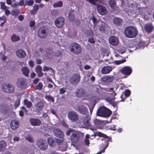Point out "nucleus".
<instances>
[{
  "instance_id": "nucleus-39",
  "label": "nucleus",
  "mask_w": 154,
  "mask_h": 154,
  "mask_svg": "<svg viewBox=\"0 0 154 154\" xmlns=\"http://www.w3.org/2000/svg\"><path fill=\"white\" fill-rule=\"evenodd\" d=\"M0 9L3 10L9 8L8 7L5 5V2H0Z\"/></svg>"
},
{
  "instance_id": "nucleus-9",
  "label": "nucleus",
  "mask_w": 154,
  "mask_h": 154,
  "mask_svg": "<svg viewBox=\"0 0 154 154\" xmlns=\"http://www.w3.org/2000/svg\"><path fill=\"white\" fill-rule=\"evenodd\" d=\"M16 85L19 88L25 89L27 88V83L25 79L23 78H19L17 80Z\"/></svg>"
},
{
  "instance_id": "nucleus-18",
  "label": "nucleus",
  "mask_w": 154,
  "mask_h": 154,
  "mask_svg": "<svg viewBox=\"0 0 154 154\" xmlns=\"http://www.w3.org/2000/svg\"><path fill=\"white\" fill-rule=\"evenodd\" d=\"M145 42L141 40L139 41L138 43L137 41V42L133 43V45H131L130 46L131 47L136 46L137 47H139L140 48H144L145 46Z\"/></svg>"
},
{
  "instance_id": "nucleus-40",
  "label": "nucleus",
  "mask_w": 154,
  "mask_h": 154,
  "mask_svg": "<svg viewBox=\"0 0 154 154\" xmlns=\"http://www.w3.org/2000/svg\"><path fill=\"white\" fill-rule=\"evenodd\" d=\"M24 103L26 107L28 108H30L32 106V103L30 101H28L27 99L24 100Z\"/></svg>"
},
{
  "instance_id": "nucleus-60",
  "label": "nucleus",
  "mask_w": 154,
  "mask_h": 154,
  "mask_svg": "<svg viewBox=\"0 0 154 154\" xmlns=\"http://www.w3.org/2000/svg\"><path fill=\"white\" fill-rule=\"evenodd\" d=\"M8 9H6V10H4L5 11V14L6 15H8L10 14V11Z\"/></svg>"
},
{
  "instance_id": "nucleus-1",
  "label": "nucleus",
  "mask_w": 154,
  "mask_h": 154,
  "mask_svg": "<svg viewBox=\"0 0 154 154\" xmlns=\"http://www.w3.org/2000/svg\"><path fill=\"white\" fill-rule=\"evenodd\" d=\"M125 35L128 38H133L135 37L137 34L136 28L133 26L127 27L124 30Z\"/></svg>"
},
{
  "instance_id": "nucleus-57",
  "label": "nucleus",
  "mask_w": 154,
  "mask_h": 154,
  "mask_svg": "<svg viewBox=\"0 0 154 154\" xmlns=\"http://www.w3.org/2000/svg\"><path fill=\"white\" fill-rule=\"evenodd\" d=\"M34 4V1L32 0H29L27 1V4L29 6L32 5Z\"/></svg>"
},
{
  "instance_id": "nucleus-44",
  "label": "nucleus",
  "mask_w": 154,
  "mask_h": 154,
  "mask_svg": "<svg viewBox=\"0 0 154 154\" xmlns=\"http://www.w3.org/2000/svg\"><path fill=\"white\" fill-rule=\"evenodd\" d=\"M26 139L31 143H33L34 140L30 135H28L25 137Z\"/></svg>"
},
{
  "instance_id": "nucleus-64",
  "label": "nucleus",
  "mask_w": 154,
  "mask_h": 154,
  "mask_svg": "<svg viewBox=\"0 0 154 154\" xmlns=\"http://www.w3.org/2000/svg\"><path fill=\"white\" fill-rule=\"evenodd\" d=\"M91 68V67L88 65H86L84 67V68L85 70H88Z\"/></svg>"
},
{
  "instance_id": "nucleus-58",
  "label": "nucleus",
  "mask_w": 154,
  "mask_h": 154,
  "mask_svg": "<svg viewBox=\"0 0 154 154\" xmlns=\"http://www.w3.org/2000/svg\"><path fill=\"white\" fill-rule=\"evenodd\" d=\"M29 64L30 67L31 68H32L34 66V64L33 63V62L32 61H29Z\"/></svg>"
},
{
  "instance_id": "nucleus-13",
  "label": "nucleus",
  "mask_w": 154,
  "mask_h": 154,
  "mask_svg": "<svg viewBox=\"0 0 154 154\" xmlns=\"http://www.w3.org/2000/svg\"><path fill=\"white\" fill-rule=\"evenodd\" d=\"M10 125L12 130H16L20 126V121L16 119H14L11 121Z\"/></svg>"
},
{
  "instance_id": "nucleus-49",
  "label": "nucleus",
  "mask_w": 154,
  "mask_h": 154,
  "mask_svg": "<svg viewBox=\"0 0 154 154\" xmlns=\"http://www.w3.org/2000/svg\"><path fill=\"white\" fill-rule=\"evenodd\" d=\"M61 125L63 126V127H65V128H69V125L66 123V122H65L64 120L62 121L61 122Z\"/></svg>"
},
{
  "instance_id": "nucleus-21",
  "label": "nucleus",
  "mask_w": 154,
  "mask_h": 154,
  "mask_svg": "<svg viewBox=\"0 0 154 154\" xmlns=\"http://www.w3.org/2000/svg\"><path fill=\"white\" fill-rule=\"evenodd\" d=\"M113 78V76L104 75L101 77V79L103 82H110L112 81Z\"/></svg>"
},
{
  "instance_id": "nucleus-4",
  "label": "nucleus",
  "mask_w": 154,
  "mask_h": 154,
  "mask_svg": "<svg viewBox=\"0 0 154 154\" xmlns=\"http://www.w3.org/2000/svg\"><path fill=\"white\" fill-rule=\"evenodd\" d=\"M37 146L41 150H45L48 148L46 140L41 138L38 139L36 141Z\"/></svg>"
},
{
  "instance_id": "nucleus-20",
  "label": "nucleus",
  "mask_w": 154,
  "mask_h": 154,
  "mask_svg": "<svg viewBox=\"0 0 154 154\" xmlns=\"http://www.w3.org/2000/svg\"><path fill=\"white\" fill-rule=\"evenodd\" d=\"M16 54L18 57L24 58L26 55V53L25 51L23 49H19L16 51Z\"/></svg>"
},
{
  "instance_id": "nucleus-62",
  "label": "nucleus",
  "mask_w": 154,
  "mask_h": 154,
  "mask_svg": "<svg viewBox=\"0 0 154 154\" xmlns=\"http://www.w3.org/2000/svg\"><path fill=\"white\" fill-rule=\"evenodd\" d=\"M11 38H19V37L15 34H13L11 36Z\"/></svg>"
},
{
  "instance_id": "nucleus-10",
  "label": "nucleus",
  "mask_w": 154,
  "mask_h": 154,
  "mask_svg": "<svg viewBox=\"0 0 154 154\" xmlns=\"http://www.w3.org/2000/svg\"><path fill=\"white\" fill-rule=\"evenodd\" d=\"M48 29L45 27H41L39 29L38 32V35L41 38H46L48 35L47 32Z\"/></svg>"
},
{
  "instance_id": "nucleus-42",
  "label": "nucleus",
  "mask_w": 154,
  "mask_h": 154,
  "mask_svg": "<svg viewBox=\"0 0 154 154\" xmlns=\"http://www.w3.org/2000/svg\"><path fill=\"white\" fill-rule=\"evenodd\" d=\"M63 3L61 1H59L57 3H54L53 5L54 8L59 7L62 6Z\"/></svg>"
},
{
  "instance_id": "nucleus-63",
  "label": "nucleus",
  "mask_w": 154,
  "mask_h": 154,
  "mask_svg": "<svg viewBox=\"0 0 154 154\" xmlns=\"http://www.w3.org/2000/svg\"><path fill=\"white\" fill-rule=\"evenodd\" d=\"M50 112L52 114L55 116L56 115V111L54 109H51L50 110Z\"/></svg>"
},
{
  "instance_id": "nucleus-25",
  "label": "nucleus",
  "mask_w": 154,
  "mask_h": 154,
  "mask_svg": "<svg viewBox=\"0 0 154 154\" xmlns=\"http://www.w3.org/2000/svg\"><path fill=\"white\" fill-rule=\"evenodd\" d=\"M58 139H54L51 137H49L47 139L49 145L51 146H54L57 143V140Z\"/></svg>"
},
{
  "instance_id": "nucleus-29",
  "label": "nucleus",
  "mask_w": 154,
  "mask_h": 154,
  "mask_svg": "<svg viewBox=\"0 0 154 154\" xmlns=\"http://www.w3.org/2000/svg\"><path fill=\"white\" fill-rule=\"evenodd\" d=\"M134 8H135V7H134L133 8V10H132V9H130V12L131 14H135V15L134 16V17H135L138 15L142 13V12L139 8H137L136 9H135Z\"/></svg>"
},
{
  "instance_id": "nucleus-11",
  "label": "nucleus",
  "mask_w": 154,
  "mask_h": 154,
  "mask_svg": "<svg viewBox=\"0 0 154 154\" xmlns=\"http://www.w3.org/2000/svg\"><path fill=\"white\" fill-rule=\"evenodd\" d=\"M120 72L122 74L127 76L131 75L132 72V68L129 66H125L122 67L120 70Z\"/></svg>"
},
{
  "instance_id": "nucleus-38",
  "label": "nucleus",
  "mask_w": 154,
  "mask_h": 154,
  "mask_svg": "<svg viewBox=\"0 0 154 154\" xmlns=\"http://www.w3.org/2000/svg\"><path fill=\"white\" fill-rule=\"evenodd\" d=\"M45 98L48 101H50L52 102H54V97L50 95H46L45 96Z\"/></svg>"
},
{
  "instance_id": "nucleus-7",
  "label": "nucleus",
  "mask_w": 154,
  "mask_h": 154,
  "mask_svg": "<svg viewBox=\"0 0 154 154\" xmlns=\"http://www.w3.org/2000/svg\"><path fill=\"white\" fill-rule=\"evenodd\" d=\"M67 116L69 119L73 122H77L79 119L78 114L74 111L69 112L67 114Z\"/></svg>"
},
{
  "instance_id": "nucleus-23",
  "label": "nucleus",
  "mask_w": 154,
  "mask_h": 154,
  "mask_svg": "<svg viewBox=\"0 0 154 154\" xmlns=\"http://www.w3.org/2000/svg\"><path fill=\"white\" fill-rule=\"evenodd\" d=\"M8 109V106L5 103H2L0 105V112L2 114H5Z\"/></svg>"
},
{
  "instance_id": "nucleus-51",
  "label": "nucleus",
  "mask_w": 154,
  "mask_h": 154,
  "mask_svg": "<svg viewBox=\"0 0 154 154\" xmlns=\"http://www.w3.org/2000/svg\"><path fill=\"white\" fill-rule=\"evenodd\" d=\"M59 92L60 94H63L66 92V89L64 87L60 88L59 89Z\"/></svg>"
},
{
  "instance_id": "nucleus-31",
  "label": "nucleus",
  "mask_w": 154,
  "mask_h": 154,
  "mask_svg": "<svg viewBox=\"0 0 154 154\" xmlns=\"http://www.w3.org/2000/svg\"><path fill=\"white\" fill-rule=\"evenodd\" d=\"M21 71L23 74L26 77L29 76V70L27 67H23L21 69Z\"/></svg>"
},
{
  "instance_id": "nucleus-47",
  "label": "nucleus",
  "mask_w": 154,
  "mask_h": 154,
  "mask_svg": "<svg viewBox=\"0 0 154 154\" xmlns=\"http://www.w3.org/2000/svg\"><path fill=\"white\" fill-rule=\"evenodd\" d=\"M42 71V68L40 65H38L35 68V72L36 73Z\"/></svg>"
},
{
  "instance_id": "nucleus-14",
  "label": "nucleus",
  "mask_w": 154,
  "mask_h": 154,
  "mask_svg": "<svg viewBox=\"0 0 154 154\" xmlns=\"http://www.w3.org/2000/svg\"><path fill=\"white\" fill-rule=\"evenodd\" d=\"M94 136H98L100 137H103L106 139L107 144H108V143L109 142H112V139L111 137H109L108 136H107L106 135L100 132H97L94 133Z\"/></svg>"
},
{
  "instance_id": "nucleus-41",
  "label": "nucleus",
  "mask_w": 154,
  "mask_h": 154,
  "mask_svg": "<svg viewBox=\"0 0 154 154\" xmlns=\"http://www.w3.org/2000/svg\"><path fill=\"white\" fill-rule=\"evenodd\" d=\"M109 4L111 8H113L116 5V2L114 0H110L109 2Z\"/></svg>"
},
{
  "instance_id": "nucleus-27",
  "label": "nucleus",
  "mask_w": 154,
  "mask_h": 154,
  "mask_svg": "<svg viewBox=\"0 0 154 154\" xmlns=\"http://www.w3.org/2000/svg\"><path fill=\"white\" fill-rule=\"evenodd\" d=\"M112 70V67L110 66H104L102 69L101 72L103 74H107L109 73Z\"/></svg>"
},
{
  "instance_id": "nucleus-43",
  "label": "nucleus",
  "mask_w": 154,
  "mask_h": 154,
  "mask_svg": "<svg viewBox=\"0 0 154 154\" xmlns=\"http://www.w3.org/2000/svg\"><path fill=\"white\" fill-rule=\"evenodd\" d=\"M136 39H132L131 40H128V47L130 48L134 47H131L130 45H133V43L137 42V41H136Z\"/></svg>"
},
{
  "instance_id": "nucleus-34",
  "label": "nucleus",
  "mask_w": 154,
  "mask_h": 154,
  "mask_svg": "<svg viewBox=\"0 0 154 154\" xmlns=\"http://www.w3.org/2000/svg\"><path fill=\"white\" fill-rule=\"evenodd\" d=\"M113 23L117 25H119L122 22V19L116 17L114 18L113 20Z\"/></svg>"
},
{
  "instance_id": "nucleus-46",
  "label": "nucleus",
  "mask_w": 154,
  "mask_h": 154,
  "mask_svg": "<svg viewBox=\"0 0 154 154\" xmlns=\"http://www.w3.org/2000/svg\"><path fill=\"white\" fill-rule=\"evenodd\" d=\"M43 86V85L42 83L41 82H40L38 83V85L36 86L35 88L36 89L41 90L42 89Z\"/></svg>"
},
{
  "instance_id": "nucleus-28",
  "label": "nucleus",
  "mask_w": 154,
  "mask_h": 154,
  "mask_svg": "<svg viewBox=\"0 0 154 154\" xmlns=\"http://www.w3.org/2000/svg\"><path fill=\"white\" fill-rule=\"evenodd\" d=\"M36 110L38 111H41L44 106V103L42 101H39L35 105Z\"/></svg>"
},
{
  "instance_id": "nucleus-19",
  "label": "nucleus",
  "mask_w": 154,
  "mask_h": 154,
  "mask_svg": "<svg viewBox=\"0 0 154 154\" xmlns=\"http://www.w3.org/2000/svg\"><path fill=\"white\" fill-rule=\"evenodd\" d=\"M76 97H84L85 94V90L82 88L77 89L75 91Z\"/></svg>"
},
{
  "instance_id": "nucleus-48",
  "label": "nucleus",
  "mask_w": 154,
  "mask_h": 154,
  "mask_svg": "<svg viewBox=\"0 0 154 154\" xmlns=\"http://www.w3.org/2000/svg\"><path fill=\"white\" fill-rule=\"evenodd\" d=\"M131 93V91L129 90H126L125 91V95L126 97L129 96Z\"/></svg>"
},
{
  "instance_id": "nucleus-2",
  "label": "nucleus",
  "mask_w": 154,
  "mask_h": 154,
  "mask_svg": "<svg viewBox=\"0 0 154 154\" xmlns=\"http://www.w3.org/2000/svg\"><path fill=\"white\" fill-rule=\"evenodd\" d=\"M112 114V112L109 109L103 106L100 107L97 112V115L104 117H109Z\"/></svg>"
},
{
  "instance_id": "nucleus-17",
  "label": "nucleus",
  "mask_w": 154,
  "mask_h": 154,
  "mask_svg": "<svg viewBox=\"0 0 154 154\" xmlns=\"http://www.w3.org/2000/svg\"><path fill=\"white\" fill-rule=\"evenodd\" d=\"M77 109L78 111L82 114L86 115L88 112V109L84 106L80 105L77 107Z\"/></svg>"
},
{
  "instance_id": "nucleus-16",
  "label": "nucleus",
  "mask_w": 154,
  "mask_h": 154,
  "mask_svg": "<svg viewBox=\"0 0 154 154\" xmlns=\"http://www.w3.org/2000/svg\"><path fill=\"white\" fill-rule=\"evenodd\" d=\"M53 133L56 137L60 138V139H63V133L60 129H55L53 130Z\"/></svg>"
},
{
  "instance_id": "nucleus-36",
  "label": "nucleus",
  "mask_w": 154,
  "mask_h": 154,
  "mask_svg": "<svg viewBox=\"0 0 154 154\" xmlns=\"http://www.w3.org/2000/svg\"><path fill=\"white\" fill-rule=\"evenodd\" d=\"M89 135L88 134H86L85 135V138L84 141L85 145L88 146H89V145L90 144V141L89 140Z\"/></svg>"
},
{
  "instance_id": "nucleus-56",
  "label": "nucleus",
  "mask_w": 154,
  "mask_h": 154,
  "mask_svg": "<svg viewBox=\"0 0 154 154\" xmlns=\"http://www.w3.org/2000/svg\"><path fill=\"white\" fill-rule=\"evenodd\" d=\"M73 131V129H69L66 132V135L67 136H69L70 135L71 133V132H72Z\"/></svg>"
},
{
  "instance_id": "nucleus-5",
  "label": "nucleus",
  "mask_w": 154,
  "mask_h": 154,
  "mask_svg": "<svg viewBox=\"0 0 154 154\" xmlns=\"http://www.w3.org/2000/svg\"><path fill=\"white\" fill-rule=\"evenodd\" d=\"M57 141L58 150L63 151H66L68 146L66 143L64 142L63 139H57Z\"/></svg>"
},
{
  "instance_id": "nucleus-33",
  "label": "nucleus",
  "mask_w": 154,
  "mask_h": 154,
  "mask_svg": "<svg viewBox=\"0 0 154 154\" xmlns=\"http://www.w3.org/2000/svg\"><path fill=\"white\" fill-rule=\"evenodd\" d=\"M6 143L5 141L2 140L0 141V151L3 152L5 148Z\"/></svg>"
},
{
  "instance_id": "nucleus-37",
  "label": "nucleus",
  "mask_w": 154,
  "mask_h": 154,
  "mask_svg": "<svg viewBox=\"0 0 154 154\" xmlns=\"http://www.w3.org/2000/svg\"><path fill=\"white\" fill-rule=\"evenodd\" d=\"M68 19L69 21H72L74 19V15L73 11H69L68 13Z\"/></svg>"
},
{
  "instance_id": "nucleus-30",
  "label": "nucleus",
  "mask_w": 154,
  "mask_h": 154,
  "mask_svg": "<svg viewBox=\"0 0 154 154\" xmlns=\"http://www.w3.org/2000/svg\"><path fill=\"white\" fill-rule=\"evenodd\" d=\"M70 138L72 142L76 143L79 140V137L76 134L73 133L72 134Z\"/></svg>"
},
{
  "instance_id": "nucleus-54",
  "label": "nucleus",
  "mask_w": 154,
  "mask_h": 154,
  "mask_svg": "<svg viewBox=\"0 0 154 154\" xmlns=\"http://www.w3.org/2000/svg\"><path fill=\"white\" fill-rule=\"evenodd\" d=\"M39 8V6L37 4H35L33 6V9L34 11H37Z\"/></svg>"
},
{
  "instance_id": "nucleus-35",
  "label": "nucleus",
  "mask_w": 154,
  "mask_h": 154,
  "mask_svg": "<svg viewBox=\"0 0 154 154\" xmlns=\"http://www.w3.org/2000/svg\"><path fill=\"white\" fill-rule=\"evenodd\" d=\"M119 39H109L110 44L113 46H115L118 44Z\"/></svg>"
},
{
  "instance_id": "nucleus-22",
  "label": "nucleus",
  "mask_w": 154,
  "mask_h": 154,
  "mask_svg": "<svg viewBox=\"0 0 154 154\" xmlns=\"http://www.w3.org/2000/svg\"><path fill=\"white\" fill-rule=\"evenodd\" d=\"M154 29V26L151 23H147L144 26L145 32L148 33H150Z\"/></svg>"
},
{
  "instance_id": "nucleus-15",
  "label": "nucleus",
  "mask_w": 154,
  "mask_h": 154,
  "mask_svg": "<svg viewBox=\"0 0 154 154\" xmlns=\"http://www.w3.org/2000/svg\"><path fill=\"white\" fill-rule=\"evenodd\" d=\"M29 121L31 124L34 126H39L42 123L41 121L38 118H31L29 119Z\"/></svg>"
},
{
  "instance_id": "nucleus-59",
  "label": "nucleus",
  "mask_w": 154,
  "mask_h": 154,
  "mask_svg": "<svg viewBox=\"0 0 154 154\" xmlns=\"http://www.w3.org/2000/svg\"><path fill=\"white\" fill-rule=\"evenodd\" d=\"M42 71H41L40 72H37L36 73L38 74V77H41L43 76L44 74L42 72Z\"/></svg>"
},
{
  "instance_id": "nucleus-50",
  "label": "nucleus",
  "mask_w": 154,
  "mask_h": 154,
  "mask_svg": "<svg viewBox=\"0 0 154 154\" xmlns=\"http://www.w3.org/2000/svg\"><path fill=\"white\" fill-rule=\"evenodd\" d=\"M20 100L18 99L14 103V106L15 107H18L20 104Z\"/></svg>"
},
{
  "instance_id": "nucleus-53",
  "label": "nucleus",
  "mask_w": 154,
  "mask_h": 154,
  "mask_svg": "<svg viewBox=\"0 0 154 154\" xmlns=\"http://www.w3.org/2000/svg\"><path fill=\"white\" fill-rule=\"evenodd\" d=\"M12 14L13 15L17 16L19 14V12L17 10H14L12 11Z\"/></svg>"
},
{
  "instance_id": "nucleus-3",
  "label": "nucleus",
  "mask_w": 154,
  "mask_h": 154,
  "mask_svg": "<svg viewBox=\"0 0 154 154\" xmlns=\"http://www.w3.org/2000/svg\"><path fill=\"white\" fill-rule=\"evenodd\" d=\"M69 48L71 52L75 54H80L82 51L80 46L77 43H71L69 46Z\"/></svg>"
},
{
  "instance_id": "nucleus-55",
  "label": "nucleus",
  "mask_w": 154,
  "mask_h": 154,
  "mask_svg": "<svg viewBox=\"0 0 154 154\" xmlns=\"http://www.w3.org/2000/svg\"><path fill=\"white\" fill-rule=\"evenodd\" d=\"M113 89V88H103V90L106 91L107 92H111Z\"/></svg>"
},
{
  "instance_id": "nucleus-61",
  "label": "nucleus",
  "mask_w": 154,
  "mask_h": 154,
  "mask_svg": "<svg viewBox=\"0 0 154 154\" xmlns=\"http://www.w3.org/2000/svg\"><path fill=\"white\" fill-rule=\"evenodd\" d=\"M36 63L38 64H41L42 63V60L40 59H37L36 60Z\"/></svg>"
},
{
  "instance_id": "nucleus-8",
  "label": "nucleus",
  "mask_w": 154,
  "mask_h": 154,
  "mask_svg": "<svg viewBox=\"0 0 154 154\" xmlns=\"http://www.w3.org/2000/svg\"><path fill=\"white\" fill-rule=\"evenodd\" d=\"M2 88L3 91L8 93H12L15 90L14 87L12 85L6 83L2 84Z\"/></svg>"
},
{
  "instance_id": "nucleus-24",
  "label": "nucleus",
  "mask_w": 154,
  "mask_h": 154,
  "mask_svg": "<svg viewBox=\"0 0 154 154\" xmlns=\"http://www.w3.org/2000/svg\"><path fill=\"white\" fill-rule=\"evenodd\" d=\"M97 10L98 13L102 15H105L107 12L106 8L103 6H98Z\"/></svg>"
},
{
  "instance_id": "nucleus-26",
  "label": "nucleus",
  "mask_w": 154,
  "mask_h": 154,
  "mask_svg": "<svg viewBox=\"0 0 154 154\" xmlns=\"http://www.w3.org/2000/svg\"><path fill=\"white\" fill-rule=\"evenodd\" d=\"M109 28L107 25L104 23H102L99 26L98 28L99 30L101 32H104L108 30Z\"/></svg>"
},
{
  "instance_id": "nucleus-45",
  "label": "nucleus",
  "mask_w": 154,
  "mask_h": 154,
  "mask_svg": "<svg viewBox=\"0 0 154 154\" xmlns=\"http://www.w3.org/2000/svg\"><path fill=\"white\" fill-rule=\"evenodd\" d=\"M49 70H52L53 72H54V70L52 68L47 67L46 66H44L43 69V70L44 71H47Z\"/></svg>"
},
{
  "instance_id": "nucleus-12",
  "label": "nucleus",
  "mask_w": 154,
  "mask_h": 154,
  "mask_svg": "<svg viewBox=\"0 0 154 154\" xmlns=\"http://www.w3.org/2000/svg\"><path fill=\"white\" fill-rule=\"evenodd\" d=\"M55 25L58 28L62 27L65 23V19L63 17H59L54 21Z\"/></svg>"
},
{
  "instance_id": "nucleus-6",
  "label": "nucleus",
  "mask_w": 154,
  "mask_h": 154,
  "mask_svg": "<svg viewBox=\"0 0 154 154\" xmlns=\"http://www.w3.org/2000/svg\"><path fill=\"white\" fill-rule=\"evenodd\" d=\"M80 75L78 73H74L71 77L69 82L72 85H76L79 82L80 80Z\"/></svg>"
},
{
  "instance_id": "nucleus-32",
  "label": "nucleus",
  "mask_w": 154,
  "mask_h": 154,
  "mask_svg": "<svg viewBox=\"0 0 154 154\" xmlns=\"http://www.w3.org/2000/svg\"><path fill=\"white\" fill-rule=\"evenodd\" d=\"M90 120V116H86L83 121L84 125L87 126H89L91 125Z\"/></svg>"
},
{
  "instance_id": "nucleus-52",
  "label": "nucleus",
  "mask_w": 154,
  "mask_h": 154,
  "mask_svg": "<svg viewBox=\"0 0 154 154\" xmlns=\"http://www.w3.org/2000/svg\"><path fill=\"white\" fill-rule=\"evenodd\" d=\"M106 100L110 104H111L112 103L114 102L115 100L114 99L111 98H110L109 97L106 99Z\"/></svg>"
}]
</instances>
